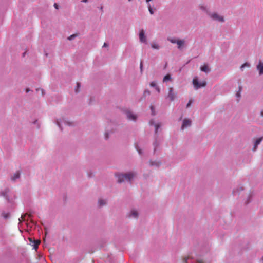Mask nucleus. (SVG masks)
<instances>
[{
	"mask_svg": "<svg viewBox=\"0 0 263 263\" xmlns=\"http://www.w3.org/2000/svg\"><path fill=\"white\" fill-rule=\"evenodd\" d=\"M98 203L100 206L104 205L106 204V202L104 200H102L101 199L99 200Z\"/></svg>",
	"mask_w": 263,
	"mask_h": 263,
	"instance_id": "15",
	"label": "nucleus"
},
{
	"mask_svg": "<svg viewBox=\"0 0 263 263\" xmlns=\"http://www.w3.org/2000/svg\"><path fill=\"white\" fill-rule=\"evenodd\" d=\"M139 39L141 42H146V37L144 34V31L143 29H142L140 32Z\"/></svg>",
	"mask_w": 263,
	"mask_h": 263,
	"instance_id": "7",
	"label": "nucleus"
},
{
	"mask_svg": "<svg viewBox=\"0 0 263 263\" xmlns=\"http://www.w3.org/2000/svg\"><path fill=\"white\" fill-rule=\"evenodd\" d=\"M136 148H137V150L138 151L139 154H141V149H139L137 146H136Z\"/></svg>",
	"mask_w": 263,
	"mask_h": 263,
	"instance_id": "31",
	"label": "nucleus"
},
{
	"mask_svg": "<svg viewBox=\"0 0 263 263\" xmlns=\"http://www.w3.org/2000/svg\"><path fill=\"white\" fill-rule=\"evenodd\" d=\"M200 70L206 73H208L210 71L211 69L207 64H204L200 67Z\"/></svg>",
	"mask_w": 263,
	"mask_h": 263,
	"instance_id": "8",
	"label": "nucleus"
},
{
	"mask_svg": "<svg viewBox=\"0 0 263 263\" xmlns=\"http://www.w3.org/2000/svg\"><path fill=\"white\" fill-rule=\"evenodd\" d=\"M57 125L60 127H61V125H60V123L59 121H57Z\"/></svg>",
	"mask_w": 263,
	"mask_h": 263,
	"instance_id": "36",
	"label": "nucleus"
},
{
	"mask_svg": "<svg viewBox=\"0 0 263 263\" xmlns=\"http://www.w3.org/2000/svg\"><path fill=\"white\" fill-rule=\"evenodd\" d=\"M87 1H88V0H83L82 1L83 2H85V3H86Z\"/></svg>",
	"mask_w": 263,
	"mask_h": 263,
	"instance_id": "42",
	"label": "nucleus"
},
{
	"mask_svg": "<svg viewBox=\"0 0 263 263\" xmlns=\"http://www.w3.org/2000/svg\"><path fill=\"white\" fill-rule=\"evenodd\" d=\"M144 95L146 96V95H149L150 94V92L149 91H144Z\"/></svg>",
	"mask_w": 263,
	"mask_h": 263,
	"instance_id": "27",
	"label": "nucleus"
},
{
	"mask_svg": "<svg viewBox=\"0 0 263 263\" xmlns=\"http://www.w3.org/2000/svg\"><path fill=\"white\" fill-rule=\"evenodd\" d=\"M150 124H153V122H152V121H151V122H150Z\"/></svg>",
	"mask_w": 263,
	"mask_h": 263,
	"instance_id": "47",
	"label": "nucleus"
},
{
	"mask_svg": "<svg viewBox=\"0 0 263 263\" xmlns=\"http://www.w3.org/2000/svg\"><path fill=\"white\" fill-rule=\"evenodd\" d=\"M80 84L79 83H78L77 84V88H76V90H75L76 92H79L78 89L80 88Z\"/></svg>",
	"mask_w": 263,
	"mask_h": 263,
	"instance_id": "23",
	"label": "nucleus"
},
{
	"mask_svg": "<svg viewBox=\"0 0 263 263\" xmlns=\"http://www.w3.org/2000/svg\"><path fill=\"white\" fill-rule=\"evenodd\" d=\"M196 263H203V261L202 260H197V262Z\"/></svg>",
	"mask_w": 263,
	"mask_h": 263,
	"instance_id": "34",
	"label": "nucleus"
},
{
	"mask_svg": "<svg viewBox=\"0 0 263 263\" xmlns=\"http://www.w3.org/2000/svg\"><path fill=\"white\" fill-rule=\"evenodd\" d=\"M148 10L151 14H154V11L149 5H148Z\"/></svg>",
	"mask_w": 263,
	"mask_h": 263,
	"instance_id": "21",
	"label": "nucleus"
},
{
	"mask_svg": "<svg viewBox=\"0 0 263 263\" xmlns=\"http://www.w3.org/2000/svg\"><path fill=\"white\" fill-rule=\"evenodd\" d=\"M28 239H29V241L30 242H33L32 238H28Z\"/></svg>",
	"mask_w": 263,
	"mask_h": 263,
	"instance_id": "39",
	"label": "nucleus"
},
{
	"mask_svg": "<svg viewBox=\"0 0 263 263\" xmlns=\"http://www.w3.org/2000/svg\"><path fill=\"white\" fill-rule=\"evenodd\" d=\"M193 84L194 86L196 89H198L201 87H205L206 85V82L205 81H203L201 82H199L197 78H194L193 80Z\"/></svg>",
	"mask_w": 263,
	"mask_h": 263,
	"instance_id": "3",
	"label": "nucleus"
},
{
	"mask_svg": "<svg viewBox=\"0 0 263 263\" xmlns=\"http://www.w3.org/2000/svg\"><path fill=\"white\" fill-rule=\"evenodd\" d=\"M126 115L129 120H135L137 118V117L136 115L132 114V112H130L129 110H127L126 112Z\"/></svg>",
	"mask_w": 263,
	"mask_h": 263,
	"instance_id": "6",
	"label": "nucleus"
},
{
	"mask_svg": "<svg viewBox=\"0 0 263 263\" xmlns=\"http://www.w3.org/2000/svg\"><path fill=\"white\" fill-rule=\"evenodd\" d=\"M105 137H106V138H108L107 134H106Z\"/></svg>",
	"mask_w": 263,
	"mask_h": 263,
	"instance_id": "43",
	"label": "nucleus"
},
{
	"mask_svg": "<svg viewBox=\"0 0 263 263\" xmlns=\"http://www.w3.org/2000/svg\"><path fill=\"white\" fill-rule=\"evenodd\" d=\"M262 139H263V137H260V138H258L257 139H256V140L255 141V143H254V146L253 148V151H256L257 146L261 142V141L262 140Z\"/></svg>",
	"mask_w": 263,
	"mask_h": 263,
	"instance_id": "9",
	"label": "nucleus"
},
{
	"mask_svg": "<svg viewBox=\"0 0 263 263\" xmlns=\"http://www.w3.org/2000/svg\"><path fill=\"white\" fill-rule=\"evenodd\" d=\"M40 91V92H41L42 95H44V90L43 89H41V88H37V89H36V91L37 92H39Z\"/></svg>",
	"mask_w": 263,
	"mask_h": 263,
	"instance_id": "25",
	"label": "nucleus"
},
{
	"mask_svg": "<svg viewBox=\"0 0 263 263\" xmlns=\"http://www.w3.org/2000/svg\"><path fill=\"white\" fill-rule=\"evenodd\" d=\"M138 214L137 211L133 210L130 212L129 217H133L134 218H137L138 217Z\"/></svg>",
	"mask_w": 263,
	"mask_h": 263,
	"instance_id": "12",
	"label": "nucleus"
},
{
	"mask_svg": "<svg viewBox=\"0 0 263 263\" xmlns=\"http://www.w3.org/2000/svg\"><path fill=\"white\" fill-rule=\"evenodd\" d=\"M176 44L178 45V48L180 49L181 47L184 45V40H178V41L176 42Z\"/></svg>",
	"mask_w": 263,
	"mask_h": 263,
	"instance_id": "11",
	"label": "nucleus"
},
{
	"mask_svg": "<svg viewBox=\"0 0 263 263\" xmlns=\"http://www.w3.org/2000/svg\"><path fill=\"white\" fill-rule=\"evenodd\" d=\"M150 163H151V164L152 165H154V164H153V162H150Z\"/></svg>",
	"mask_w": 263,
	"mask_h": 263,
	"instance_id": "44",
	"label": "nucleus"
},
{
	"mask_svg": "<svg viewBox=\"0 0 263 263\" xmlns=\"http://www.w3.org/2000/svg\"><path fill=\"white\" fill-rule=\"evenodd\" d=\"M152 47L154 49H158L159 48V46L158 45L156 44H152Z\"/></svg>",
	"mask_w": 263,
	"mask_h": 263,
	"instance_id": "17",
	"label": "nucleus"
},
{
	"mask_svg": "<svg viewBox=\"0 0 263 263\" xmlns=\"http://www.w3.org/2000/svg\"><path fill=\"white\" fill-rule=\"evenodd\" d=\"M191 103H192V101L190 100L189 102H188L187 105H186V107H189L190 106Z\"/></svg>",
	"mask_w": 263,
	"mask_h": 263,
	"instance_id": "29",
	"label": "nucleus"
},
{
	"mask_svg": "<svg viewBox=\"0 0 263 263\" xmlns=\"http://www.w3.org/2000/svg\"><path fill=\"white\" fill-rule=\"evenodd\" d=\"M171 76L170 74H167L166 75L164 78H163V82H166L167 81H168V80H171Z\"/></svg>",
	"mask_w": 263,
	"mask_h": 263,
	"instance_id": "16",
	"label": "nucleus"
},
{
	"mask_svg": "<svg viewBox=\"0 0 263 263\" xmlns=\"http://www.w3.org/2000/svg\"><path fill=\"white\" fill-rule=\"evenodd\" d=\"M247 66V64H246V63H245V64H243V65L241 66V68H242L243 67H245V66Z\"/></svg>",
	"mask_w": 263,
	"mask_h": 263,
	"instance_id": "37",
	"label": "nucleus"
},
{
	"mask_svg": "<svg viewBox=\"0 0 263 263\" xmlns=\"http://www.w3.org/2000/svg\"><path fill=\"white\" fill-rule=\"evenodd\" d=\"M176 97V93L174 92L173 88L172 87H170L169 88V92L167 96V97L170 99V100L172 101L174 100Z\"/></svg>",
	"mask_w": 263,
	"mask_h": 263,
	"instance_id": "4",
	"label": "nucleus"
},
{
	"mask_svg": "<svg viewBox=\"0 0 263 263\" xmlns=\"http://www.w3.org/2000/svg\"><path fill=\"white\" fill-rule=\"evenodd\" d=\"M135 174L134 173H128L124 174H119L117 175L118 182L121 183L124 180L130 181L131 179L135 176Z\"/></svg>",
	"mask_w": 263,
	"mask_h": 263,
	"instance_id": "1",
	"label": "nucleus"
},
{
	"mask_svg": "<svg viewBox=\"0 0 263 263\" xmlns=\"http://www.w3.org/2000/svg\"><path fill=\"white\" fill-rule=\"evenodd\" d=\"M150 85H151V86L154 87H155V88L157 86L156 85V82H153L151 83Z\"/></svg>",
	"mask_w": 263,
	"mask_h": 263,
	"instance_id": "24",
	"label": "nucleus"
},
{
	"mask_svg": "<svg viewBox=\"0 0 263 263\" xmlns=\"http://www.w3.org/2000/svg\"><path fill=\"white\" fill-rule=\"evenodd\" d=\"M29 91V90L28 89H26V91H27V92H28Z\"/></svg>",
	"mask_w": 263,
	"mask_h": 263,
	"instance_id": "46",
	"label": "nucleus"
},
{
	"mask_svg": "<svg viewBox=\"0 0 263 263\" xmlns=\"http://www.w3.org/2000/svg\"><path fill=\"white\" fill-rule=\"evenodd\" d=\"M155 88L157 90V91H158V92H160V89L158 86H157Z\"/></svg>",
	"mask_w": 263,
	"mask_h": 263,
	"instance_id": "35",
	"label": "nucleus"
},
{
	"mask_svg": "<svg viewBox=\"0 0 263 263\" xmlns=\"http://www.w3.org/2000/svg\"><path fill=\"white\" fill-rule=\"evenodd\" d=\"M241 89H242L241 86H239V91L236 93V96L238 98L240 97V92L241 91Z\"/></svg>",
	"mask_w": 263,
	"mask_h": 263,
	"instance_id": "18",
	"label": "nucleus"
},
{
	"mask_svg": "<svg viewBox=\"0 0 263 263\" xmlns=\"http://www.w3.org/2000/svg\"><path fill=\"white\" fill-rule=\"evenodd\" d=\"M24 217H25V215L21 216V218L22 219V220H24Z\"/></svg>",
	"mask_w": 263,
	"mask_h": 263,
	"instance_id": "41",
	"label": "nucleus"
},
{
	"mask_svg": "<svg viewBox=\"0 0 263 263\" xmlns=\"http://www.w3.org/2000/svg\"><path fill=\"white\" fill-rule=\"evenodd\" d=\"M200 8L202 10L205 11L213 20H216L221 22H223L224 21V18L222 16H220L215 13L212 14L209 13L204 6L201 5L200 6Z\"/></svg>",
	"mask_w": 263,
	"mask_h": 263,
	"instance_id": "2",
	"label": "nucleus"
},
{
	"mask_svg": "<svg viewBox=\"0 0 263 263\" xmlns=\"http://www.w3.org/2000/svg\"><path fill=\"white\" fill-rule=\"evenodd\" d=\"M77 36V34H72V35H70V36H69L68 37V39L69 40H71L73 39Z\"/></svg>",
	"mask_w": 263,
	"mask_h": 263,
	"instance_id": "20",
	"label": "nucleus"
},
{
	"mask_svg": "<svg viewBox=\"0 0 263 263\" xmlns=\"http://www.w3.org/2000/svg\"><path fill=\"white\" fill-rule=\"evenodd\" d=\"M34 243L33 245V248L34 249L37 250L38 248V246L40 243L41 241L40 240H36L33 241Z\"/></svg>",
	"mask_w": 263,
	"mask_h": 263,
	"instance_id": "13",
	"label": "nucleus"
},
{
	"mask_svg": "<svg viewBox=\"0 0 263 263\" xmlns=\"http://www.w3.org/2000/svg\"><path fill=\"white\" fill-rule=\"evenodd\" d=\"M260 115L262 117H263V110L261 111L260 112Z\"/></svg>",
	"mask_w": 263,
	"mask_h": 263,
	"instance_id": "40",
	"label": "nucleus"
},
{
	"mask_svg": "<svg viewBox=\"0 0 263 263\" xmlns=\"http://www.w3.org/2000/svg\"><path fill=\"white\" fill-rule=\"evenodd\" d=\"M20 173L17 172L11 177V179L14 181L20 177Z\"/></svg>",
	"mask_w": 263,
	"mask_h": 263,
	"instance_id": "14",
	"label": "nucleus"
},
{
	"mask_svg": "<svg viewBox=\"0 0 263 263\" xmlns=\"http://www.w3.org/2000/svg\"><path fill=\"white\" fill-rule=\"evenodd\" d=\"M64 123H65V124H67V125H71V123H70V122H67V121H65V122H64Z\"/></svg>",
	"mask_w": 263,
	"mask_h": 263,
	"instance_id": "30",
	"label": "nucleus"
},
{
	"mask_svg": "<svg viewBox=\"0 0 263 263\" xmlns=\"http://www.w3.org/2000/svg\"><path fill=\"white\" fill-rule=\"evenodd\" d=\"M168 40L170 41L172 43H176V42L178 41V40H176L175 39H168Z\"/></svg>",
	"mask_w": 263,
	"mask_h": 263,
	"instance_id": "19",
	"label": "nucleus"
},
{
	"mask_svg": "<svg viewBox=\"0 0 263 263\" xmlns=\"http://www.w3.org/2000/svg\"><path fill=\"white\" fill-rule=\"evenodd\" d=\"M3 215L5 218H7L9 216L8 214H3Z\"/></svg>",
	"mask_w": 263,
	"mask_h": 263,
	"instance_id": "28",
	"label": "nucleus"
},
{
	"mask_svg": "<svg viewBox=\"0 0 263 263\" xmlns=\"http://www.w3.org/2000/svg\"><path fill=\"white\" fill-rule=\"evenodd\" d=\"M160 126V124H156L155 125V132L157 133V131H158V129L159 128V127Z\"/></svg>",
	"mask_w": 263,
	"mask_h": 263,
	"instance_id": "22",
	"label": "nucleus"
},
{
	"mask_svg": "<svg viewBox=\"0 0 263 263\" xmlns=\"http://www.w3.org/2000/svg\"><path fill=\"white\" fill-rule=\"evenodd\" d=\"M129 1H130L131 0H128Z\"/></svg>",
	"mask_w": 263,
	"mask_h": 263,
	"instance_id": "48",
	"label": "nucleus"
},
{
	"mask_svg": "<svg viewBox=\"0 0 263 263\" xmlns=\"http://www.w3.org/2000/svg\"><path fill=\"white\" fill-rule=\"evenodd\" d=\"M257 68L259 70V73L260 75L263 74V64L260 62L257 66Z\"/></svg>",
	"mask_w": 263,
	"mask_h": 263,
	"instance_id": "10",
	"label": "nucleus"
},
{
	"mask_svg": "<svg viewBox=\"0 0 263 263\" xmlns=\"http://www.w3.org/2000/svg\"><path fill=\"white\" fill-rule=\"evenodd\" d=\"M151 110H152V115H155L154 112V107L153 106H151Z\"/></svg>",
	"mask_w": 263,
	"mask_h": 263,
	"instance_id": "26",
	"label": "nucleus"
},
{
	"mask_svg": "<svg viewBox=\"0 0 263 263\" xmlns=\"http://www.w3.org/2000/svg\"><path fill=\"white\" fill-rule=\"evenodd\" d=\"M108 46V45L107 43H104V45H103V47H107Z\"/></svg>",
	"mask_w": 263,
	"mask_h": 263,
	"instance_id": "38",
	"label": "nucleus"
},
{
	"mask_svg": "<svg viewBox=\"0 0 263 263\" xmlns=\"http://www.w3.org/2000/svg\"><path fill=\"white\" fill-rule=\"evenodd\" d=\"M186 261H187V259H185V260H184L185 263H187Z\"/></svg>",
	"mask_w": 263,
	"mask_h": 263,
	"instance_id": "45",
	"label": "nucleus"
},
{
	"mask_svg": "<svg viewBox=\"0 0 263 263\" xmlns=\"http://www.w3.org/2000/svg\"><path fill=\"white\" fill-rule=\"evenodd\" d=\"M191 125V121L188 119H184L183 121L181 129H183L185 128L190 126Z\"/></svg>",
	"mask_w": 263,
	"mask_h": 263,
	"instance_id": "5",
	"label": "nucleus"
},
{
	"mask_svg": "<svg viewBox=\"0 0 263 263\" xmlns=\"http://www.w3.org/2000/svg\"><path fill=\"white\" fill-rule=\"evenodd\" d=\"M142 66H143L142 62H141V63H140V69H141V71L142 70Z\"/></svg>",
	"mask_w": 263,
	"mask_h": 263,
	"instance_id": "32",
	"label": "nucleus"
},
{
	"mask_svg": "<svg viewBox=\"0 0 263 263\" xmlns=\"http://www.w3.org/2000/svg\"><path fill=\"white\" fill-rule=\"evenodd\" d=\"M54 7H55L56 9H58V4H57L55 3V4H54Z\"/></svg>",
	"mask_w": 263,
	"mask_h": 263,
	"instance_id": "33",
	"label": "nucleus"
}]
</instances>
